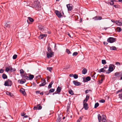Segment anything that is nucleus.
<instances>
[{
    "label": "nucleus",
    "instance_id": "obj_1",
    "mask_svg": "<svg viewBox=\"0 0 122 122\" xmlns=\"http://www.w3.org/2000/svg\"><path fill=\"white\" fill-rule=\"evenodd\" d=\"M33 7L35 8L38 10H40L41 9V6L39 2L38 1H34L32 4Z\"/></svg>",
    "mask_w": 122,
    "mask_h": 122
},
{
    "label": "nucleus",
    "instance_id": "obj_2",
    "mask_svg": "<svg viewBox=\"0 0 122 122\" xmlns=\"http://www.w3.org/2000/svg\"><path fill=\"white\" fill-rule=\"evenodd\" d=\"M38 28L39 30L43 32L44 33H47L48 31L46 30V28L43 26L42 25H40L38 26Z\"/></svg>",
    "mask_w": 122,
    "mask_h": 122
},
{
    "label": "nucleus",
    "instance_id": "obj_3",
    "mask_svg": "<svg viewBox=\"0 0 122 122\" xmlns=\"http://www.w3.org/2000/svg\"><path fill=\"white\" fill-rule=\"evenodd\" d=\"M12 84V82L11 80L8 79L5 82L4 85L5 86H10Z\"/></svg>",
    "mask_w": 122,
    "mask_h": 122
},
{
    "label": "nucleus",
    "instance_id": "obj_4",
    "mask_svg": "<svg viewBox=\"0 0 122 122\" xmlns=\"http://www.w3.org/2000/svg\"><path fill=\"white\" fill-rule=\"evenodd\" d=\"M116 40L117 39L115 38L110 37L107 39V41L108 42L112 43L115 42Z\"/></svg>",
    "mask_w": 122,
    "mask_h": 122
},
{
    "label": "nucleus",
    "instance_id": "obj_5",
    "mask_svg": "<svg viewBox=\"0 0 122 122\" xmlns=\"http://www.w3.org/2000/svg\"><path fill=\"white\" fill-rule=\"evenodd\" d=\"M92 19L95 20H100L102 19V17L99 15H97L92 18Z\"/></svg>",
    "mask_w": 122,
    "mask_h": 122
},
{
    "label": "nucleus",
    "instance_id": "obj_6",
    "mask_svg": "<svg viewBox=\"0 0 122 122\" xmlns=\"http://www.w3.org/2000/svg\"><path fill=\"white\" fill-rule=\"evenodd\" d=\"M55 13L57 16L59 18H61L62 16L61 13L57 10H55Z\"/></svg>",
    "mask_w": 122,
    "mask_h": 122
},
{
    "label": "nucleus",
    "instance_id": "obj_7",
    "mask_svg": "<svg viewBox=\"0 0 122 122\" xmlns=\"http://www.w3.org/2000/svg\"><path fill=\"white\" fill-rule=\"evenodd\" d=\"M114 70L113 67L111 66H110L108 68V71L106 72V74H109L112 71Z\"/></svg>",
    "mask_w": 122,
    "mask_h": 122
},
{
    "label": "nucleus",
    "instance_id": "obj_8",
    "mask_svg": "<svg viewBox=\"0 0 122 122\" xmlns=\"http://www.w3.org/2000/svg\"><path fill=\"white\" fill-rule=\"evenodd\" d=\"M66 6L68 11H71L72 10L73 6L71 4H69L67 5Z\"/></svg>",
    "mask_w": 122,
    "mask_h": 122
},
{
    "label": "nucleus",
    "instance_id": "obj_9",
    "mask_svg": "<svg viewBox=\"0 0 122 122\" xmlns=\"http://www.w3.org/2000/svg\"><path fill=\"white\" fill-rule=\"evenodd\" d=\"M54 53L53 52H50L47 53V56L48 58H50V57H51Z\"/></svg>",
    "mask_w": 122,
    "mask_h": 122
},
{
    "label": "nucleus",
    "instance_id": "obj_10",
    "mask_svg": "<svg viewBox=\"0 0 122 122\" xmlns=\"http://www.w3.org/2000/svg\"><path fill=\"white\" fill-rule=\"evenodd\" d=\"M83 81L84 82H87L88 81H90L91 80V77L89 76L87 77L85 79H84V78L83 77Z\"/></svg>",
    "mask_w": 122,
    "mask_h": 122
},
{
    "label": "nucleus",
    "instance_id": "obj_11",
    "mask_svg": "<svg viewBox=\"0 0 122 122\" xmlns=\"http://www.w3.org/2000/svg\"><path fill=\"white\" fill-rule=\"evenodd\" d=\"M47 36V35L46 34L40 35L39 36V38L40 39H42L43 38H44V37H46Z\"/></svg>",
    "mask_w": 122,
    "mask_h": 122
},
{
    "label": "nucleus",
    "instance_id": "obj_12",
    "mask_svg": "<svg viewBox=\"0 0 122 122\" xmlns=\"http://www.w3.org/2000/svg\"><path fill=\"white\" fill-rule=\"evenodd\" d=\"M83 108L85 110H87L88 108V104L86 103H83Z\"/></svg>",
    "mask_w": 122,
    "mask_h": 122
},
{
    "label": "nucleus",
    "instance_id": "obj_13",
    "mask_svg": "<svg viewBox=\"0 0 122 122\" xmlns=\"http://www.w3.org/2000/svg\"><path fill=\"white\" fill-rule=\"evenodd\" d=\"M121 75V71L119 72H117L115 73L114 75L115 76H117V77H118L119 76H120Z\"/></svg>",
    "mask_w": 122,
    "mask_h": 122
},
{
    "label": "nucleus",
    "instance_id": "obj_14",
    "mask_svg": "<svg viewBox=\"0 0 122 122\" xmlns=\"http://www.w3.org/2000/svg\"><path fill=\"white\" fill-rule=\"evenodd\" d=\"M29 76V80H32L34 77V76L33 75H31V74H28Z\"/></svg>",
    "mask_w": 122,
    "mask_h": 122
},
{
    "label": "nucleus",
    "instance_id": "obj_15",
    "mask_svg": "<svg viewBox=\"0 0 122 122\" xmlns=\"http://www.w3.org/2000/svg\"><path fill=\"white\" fill-rule=\"evenodd\" d=\"M6 94L10 97H12L14 96L13 94L11 92H6Z\"/></svg>",
    "mask_w": 122,
    "mask_h": 122
},
{
    "label": "nucleus",
    "instance_id": "obj_16",
    "mask_svg": "<svg viewBox=\"0 0 122 122\" xmlns=\"http://www.w3.org/2000/svg\"><path fill=\"white\" fill-rule=\"evenodd\" d=\"M6 94L10 97H12L14 96L13 94L11 92H6Z\"/></svg>",
    "mask_w": 122,
    "mask_h": 122
},
{
    "label": "nucleus",
    "instance_id": "obj_17",
    "mask_svg": "<svg viewBox=\"0 0 122 122\" xmlns=\"http://www.w3.org/2000/svg\"><path fill=\"white\" fill-rule=\"evenodd\" d=\"M105 72H107V71H108V66L107 65L105 66L103 68Z\"/></svg>",
    "mask_w": 122,
    "mask_h": 122
},
{
    "label": "nucleus",
    "instance_id": "obj_18",
    "mask_svg": "<svg viewBox=\"0 0 122 122\" xmlns=\"http://www.w3.org/2000/svg\"><path fill=\"white\" fill-rule=\"evenodd\" d=\"M2 77L4 79H5L7 78V75L5 73H3L2 74Z\"/></svg>",
    "mask_w": 122,
    "mask_h": 122
},
{
    "label": "nucleus",
    "instance_id": "obj_19",
    "mask_svg": "<svg viewBox=\"0 0 122 122\" xmlns=\"http://www.w3.org/2000/svg\"><path fill=\"white\" fill-rule=\"evenodd\" d=\"M87 71V69L85 68H84L82 70V73L84 74H85L86 73Z\"/></svg>",
    "mask_w": 122,
    "mask_h": 122
},
{
    "label": "nucleus",
    "instance_id": "obj_20",
    "mask_svg": "<svg viewBox=\"0 0 122 122\" xmlns=\"http://www.w3.org/2000/svg\"><path fill=\"white\" fill-rule=\"evenodd\" d=\"M43 80V82L42 83H41V84L39 86H44L46 84L45 80V79H43V80Z\"/></svg>",
    "mask_w": 122,
    "mask_h": 122
},
{
    "label": "nucleus",
    "instance_id": "obj_21",
    "mask_svg": "<svg viewBox=\"0 0 122 122\" xmlns=\"http://www.w3.org/2000/svg\"><path fill=\"white\" fill-rule=\"evenodd\" d=\"M24 80H19L18 81V82H19L20 81V83L21 84H23L26 81L25 79Z\"/></svg>",
    "mask_w": 122,
    "mask_h": 122
},
{
    "label": "nucleus",
    "instance_id": "obj_22",
    "mask_svg": "<svg viewBox=\"0 0 122 122\" xmlns=\"http://www.w3.org/2000/svg\"><path fill=\"white\" fill-rule=\"evenodd\" d=\"M110 47V49L111 50H117V48L115 46H112V47Z\"/></svg>",
    "mask_w": 122,
    "mask_h": 122
},
{
    "label": "nucleus",
    "instance_id": "obj_23",
    "mask_svg": "<svg viewBox=\"0 0 122 122\" xmlns=\"http://www.w3.org/2000/svg\"><path fill=\"white\" fill-rule=\"evenodd\" d=\"M117 25H122V23L118 21L117 20H116V23Z\"/></svg>",
    "mask_w": 122,
    "mask_h": 122
},
{
    "label": "nucleus",
    "instance_id": "obj_24",
    "mask_svg": "<svg viewBox=\"0 0 122 122\" xmlns=\"http://www.w3.org/2000/svg\"><path fill=\"white\" fill-rule=\"evenodd\" d=\"M116 30L117 31L120 32L121 31L122 29L121 28L118 27L116 28Z\"/></svg>",
    "mask_w": 122,
    "mask_h": 122
},
{
    "label": "nucleus",
    "instance_id": "obj_25",
    "mask_svg": "<svg viewBox=\"0 0 122 122\" xmlns=\"http://www.w3.org/2000/svg\"><path fill=\"white\" fill-rule=\"evenodd\" d=\"M98 119L99 122H100L101 120V117L100 114H98Z\"/></svg>",
    "mask_w": 122,
    "mask_h": 122
},
{
    "label": "nucleus",
    "instance_id": "obj_26",
    "mask_svg": "<svg viewBox=\"0 0 122 122\" xmlns=\"http://www.w3.org/2000/svg\"><path fill=\"white\" fill-rule=\"evenodd\" d=\"M5 27H6L9 28L10 27V26L9 24L6 23L5 24Z\"/></svg>",
    "mask_w": 122,
    "mask_h": 122
},
{
    "label": "nucleus",
    "instance_id": "obj_27",
    "mask_svg": "<svg viewBox=\"0 0 122 122\" xmlns=\"http://www.w3.org/2000/svg\"><path fill=\"white\" fill-rule=\"evenodd\" d=\"M47 50L49 52H52V51L51 48L49 46H48V47Z\"/></svg>",
    "mask_w": 122,
    "mask_h": 122
},
{
    "label": "nucleus",
    "instance_id": "obj_28",
    "mask_svg": "<svg viewBox=\"0 0 122 122\" xmlns=\"http://www.w3.org/2000/svg\"><path fill=\"white\" fill-rule=\"evenodd\" d=\"M61 88L59 86H58L57 88L56 91V92H61Z\"/></svg>",
    "mask_w": 122,
    "mask_h": 122
},
{
    "label": "nucleus",
    "instance_id": "obj_29",
    "mask_svg": "<svg viewBox=\"0 0 122 122\" xmlns=\"http://www.w3.org/2000/svg\"><path fill=\"white\" fill-rule=\"evenodd\" d=\"M61 120V118L60 117L58 116L56 120V121L57 122H60Z\"/></svg>",
    "mask_w": 122,
    "mask_h": 122
},
{
    "label": "nucleus",
    "instance_id": "obj_30",
    "mask_svg": "<svg viewBox=\"0 0 122 122\" xmlns=\"http://www.w3.org/2000/svg\"><path fill=\"white\" fill-rule=\"evenodd\" d=\"M28 18L29 19V20L31 22H32L34 21V20L33 19L30 17H28Z\"/></svg>",
    "mask_w": 122,
    "mask_h": 122
},
{
    "label": "nucleus",
    "instance_id": "obj_31",
    "mask_svg": "<svg viewBox=\"0 0 122 122\" xmlns=\"http://www.w3.org/2000/svg\"><path fill=\"white\" fill-rule=\"evenodd\" d=\"M102 63L103 64L105 65L106 63V61L104 60H102Z\"/></svg>",
    "mask_w": 122,
    "mask_h": 122
},
{
    "label": "nucleus",
    "instance_id": "obj_32",
    "mask_svg": "<svg viewBox=\"0 0 122 122\" xmlns=\"http://www.w3.org/2000/svg\"><path fill=\"white\" fill-rule=\"evenodd\" d=\"M99 72H105V71H104V70L103 68L101 69L99 71Z\"/></svg>",
    "mask_w": 122,
    "mask_h": 122
},
{
    "label": "nucleus",
    "instance_id": "obj_33",
    "mask_svg": "<svg viewBox=\"0 0 122 122\" xmlns=\"http://www.w3.org/2000/svg\"><path fill=\"white\" fill-rule=\"evenodd\" d=\"M99 104L97 102L95 103V106H94V108H97L99 106Z\"/></svg>",
    "mask_w": 122,
    "mask_h": 122
},
{
    "label": "nucleus",
    "instance_id": "obj_34",
    "mask_svg": "<svg viewBox=\"0 0 122 122\" xmlns=\"http://www.w3.org/2000/svg\"><path fill=\"white\" fill-rule=\"evenodd\" d=\"M81 85V83L80 82H78L77 81H76V85H75L76 86H80Z\"/></svg>",
    "mask_w": 122,
    "mask_h": 122
},
{
    "label": "nucleus",
    "instance_id": "obj_35",
    "mask_svg": "<svg viewBox=\"0 0 122 122\" xmlns=\"http://www.w3.org/2000/svg\"><path fill=\"white\" fill-rule=\"evenodd\" d=\"M37 107L38 109V110L41 109L42 108V107L40 104L38 105Z\"/></svg>",
    "mask_w": 122,
    "mask_h": 122
},
{
    "label": "nucleus",
    "instance_id": "obj_36",
    "mask_svg": "<svg viewBox=\"0 0 122 122\" xmlns=\"http://www.w3.org/2000/svg\"><path fill=\"white\" fill-rule=\"evenodd\" d=\"M73 77L74 78L76 79L78 78V76L77 74H75L74 75H73Z\"/></svg>",
    "mask_w": 122,
    "mask_h": 122
},
{
    "label": "nucleus",
    "instance_id": "obj_37",
    "mask_svg": "<svg viewBox=\"0 0 122 122\" xmlns=\"http://www.w3.org/2000/svg\"><path fill=\"white\" fill-rule=\"evenodd\" d=\"M66 52L69 54L71 53V52L70 50L67 49H66Z\"/></svg>",
    "mask_w": 122,
    "mask_h": 122
},
{
    "label": "nucleus",
    "instance_id": "obj_38",
    "mask_svg": "<svg viewBox=\"0 0 122 122\" xmlns=\"http://www.w3.org/2000/svg\"><path fill=\"white\" fill-rule=\"evenodd\" d=\"M10 70L11 72H12L13 71H16V69L15 68L13 69L11 67H10Z\"/></svg>",
    "mask_w": 122,
    "mask_h": 122
},
{
    "label": "nucleus",
    "instance_id": "obj_39",
    "mask_svg": "<svg viewBox=\"0 0 122 122\" xmlns=\"http://www.w3.org/2000/svg\"><path fill=\"white\" fill-rule=\"evenodd\" d=\"M78 54V52H74L73 53L72 55L73 56H76Z\"/></svg>",
    "mask_w": 122,
    "mask_h": 122
},
{
    "label": "nucleus",
    "instance_id": "obj_40",
    "mask_svg": "<svg viewBox=\"0 0 122 122\" xmlns=\"http://www.w3.org/2000/svg\"><path fill=\"white\" fill-rule=\"evenodd\" d=\"M111 2L110 3V4L111 5H112L114 4V1L113 0H110Z\"/></svg>",
    "mask_w": 122,
    "mask_h": 122
},
{
    "label": "nucleus",
    "instance_id": "obj_41",
    "mask_svg": "<svg viewBox=\"0 0 122 122\" xmlns=\"http://www.w3.org/2000/svg\"><path fill=\"white\" fill-rule=\"evenodd\" d=\"M25 90L23 88H21L19 91V92H25Z\"/></svg>",
    "mask_w": 122,
    "mask_h": 122
},
{
    "label": "nucleus",
    "instance_id": "obj_42",
    "mask_svg": "<svg viewBox=\"0 0 122 122\" xmlns=\"http://www.w3.org/2000/svg\"><path fill=\"white\" fill-rule=\"evenodd\" d=\"M121 93H120L119 94V97L121 99H122V92H121Z\"/></svg>",
    "mask_w": 122,
    "mask_h": 122
},
{
    "label": "nucleus",
    "instance_id": "obj_43",
    "mask_svg": "<svg viewBox=\"0 0 122 122\" xmlns=\"http://www.w3.org/2000/svg\"><path fill=\"white\" fill-rule=\"evenodd\" d=\"M17 57V55L16 54H15L14 55L13 57V58L14 59H16Z\"/></svg>",
    "mask_w": 122,
    "mask_h": 122
},
{
    "label": "nucleus",
    "instance_id": "obj_44",
    "mask_svg": "<svg viewBox=\"0 0 122 122\" xmlns=\"http://www.w3.org/2000/svg\"><path fill=\"white\" fill-rule=\"evenodd\" d=\"M36 93L37 94H40L41 95H42L43 94V92H36Z\"/></svg>",
    "mask_w": 122,
    "mask_h": 122
},
{
    "label": "nucleus",
    "instance_id": "obj_45",
    "mask_svg": "<svg viewBox=\"0 0 122 122\" xmlns=\"http://www.w3.org/2000/svg\"><path fill=\"white\" fill-rule=\"evenodd\" d=\"M76 20H77L78 19V17L77 15H74L73 16Z\"/></svg>",
    "mask_w": 122,
    "mask_h": 122
},
{
    "label": "nucleus",
    "instance_id": "obj_46",
    "mask_svg": "<svg viewBox=\"0 0 122 122\" xmlns=\"http://www.w3.org/2000/svg\"><path fill=\"white\" fill-rule=\"evenodd\" d=\"M5 70L7 72H8L10 70V68H9L8 67H6Z\"/></svg>",
    "mask_w": 122,
    "mask_h": 122
},
{
    "label": "nucleus",
    "instance_id": "obj_47",
    "mask_svg": "<svg viewBox=\"0 0 122 122\" xmlns=\"http://www.w3.org/2000/svg\"><path fill=\"white\" fill-rule=\"evenodd\" d=\"M82 118L81 117H80L79 119L77 121V122H80L81 121V120Z\"/></svg>",
    "mask_w": 122,
    "mask_h": 122
},
{
    "label": "nucleus",
    "instance_id": "obj_48",
    "mask_svg": "<svg viewBox=\"0 0 122 122\" xmlns=\"http://www.w3.org/2000/svg\"><path fill=\"white\" fill-rule=\"evenodd\" d=\"M20 74L23 73L24 72V71L22 69L20 70Z\"/></svg>",
    "mask_w": 122,
    "mask_h": 122
},
{
    "label": "nucleus",
    "instance_id": "obj_49",
    "mask_svg": "<svg viewBox=\"0 0 122 122\" xmlns=\"http://www.w3.org/2000/svg\"><path fill=\"white\" fill-rule=\"evenodd\" d=\"M24 78H25L27 80H29V77L27 76V75H25V76L24 77Z\"/></svg>",
    "mask_w": 122,
    "mask_h": 122
},
{
    "label": "nucleus",
    "instance_id": "obj_50",
    "mask_svg": "<svg viewBox=\"0 0 122 122\" xmlns=\"http://www.w3.org/2000/svg\"><path fill=\"white\" fill-rule=\"evenodd\" d=\"M4 70L1 69L0 70V73H3L4 72Z\"/></svg>",
    "mask_w": 122,
    "mask_h": 122
},
{
    "label": "nucleus",
    "instance_id": "obj_51",
    "mask_svg": "<svg viewBox=\"0 0 122 122\" xmlns=\"http://www.w3.org/2000/svg\"><path fill=\"white\" fill-rule=\"evenodd\" d=\"M88 100L86 98L84 99L83 101V103H86V102Z\"/></svg>",
    "mask_w": 122,
    "mask_h": 122
},
{
    "label": "nucleus",
    "instance_id": "obj_52",
    "mask_svg": "<svg viewBox=\"0 0 122 122\" xmlns=\"http://www.w3.org/2000/svg\"><path fill=\"white\" fill-rule=\"evenodd\" d=\"M55 89H50L49 91V92H53L55 91Z\"/></svg>",
    "mask_w": 122,
    "mask_h": 122
},
{
    "label": "nucleus",
    "instance_id": "obj_53",
    "mask_svg": "<svg viewBox=\"0 0 122 122\" xmlns=\"http://www.w3.org/2000/svg\"><path fill=\"white\" fill-rule=\"evenodd\" d=\"M103 81V79H102L101 80H100L99 81V82L101 84L102 82Z\"/></svg>",
    "mask_w": 122,
    "mask_h": 122
},
{
    "label": "nucleus",
    "instance_id": "obj_54",
    "mask_svg": "<svg viewBox=\"0 0 122 122\" xmlns=\"http://www.w3.org/2000/svg\"><path fill=\"white\" fill-rule=\"evenodd\" d=\"M47 69L48 70L50 71H51L52 70V68L48 67L47 68Z\"/></svg>",
    "mask_w": 122,
    "mask_h": 122
},
{
    "label": "nucleus",
    "instance_id": "obj_55",
    "mask_svg": "<svg viewBox=\"0 0 122 122\" xmlns=\"http://www.w3.org/2000/svg\"><path fill=\"white\" fill-rule=\"evenodd\" d=\"M21 93L24 96H26V92H21Z\"/></svg>",
    "mask_w": 122,
    "mask_h": 122
},
{
    "label": "nucleus",
    "instance_id": "obj_56",
    "mask_svg": "<svg viewBox=\"0 0 122 122\" xmlns=\"http://www.w3.org/2000/svg\"><path fill=\"white\" fill-rule=\"evenodd\" d=\"M52 85L51 84H49L48 86V88L50 89L52 87Z\"/></svg>",
    "mask_w": 122,
    "mask_h": 122
},
{
    "label": "nucleus",
    "instance_id": "obj_57",
    "mask_svg": "<svg viewBox=\"0 0 122 122\" xmlns=\"http://www.w3.org/2000/svg\"><path fill=\"white\" fill-rule=\"evenodd\" d=\"M115 64L116 65H120V63L119 62H116V63Z\"/></svg>",
    "mask_w": 122,
    "mask_h": 122
},
{
    "label": "nucleus",
    "instance_id": "obj_58",
    "mask_svg": "<svg viewBox=\"0 0 122 122\" xmlns=\"http://www.w3.org/2000/svg\"><path fill=\"white\" fill-rule=\"evenodd\" d=\"M102 121L103 122H105L106 120L105 118L104 117H103L102 118Z\"/></svg>",
    "mask_w": 122,
    "mask_h": 122
},
{
    "label": "nucleus",
    "instance_id": "obj_59",
    "mask_svg": "<svg viewBox=\"0 0 122 122\" xmlns=\"http://www.w3.org/2000/svg\"><path fill=\"white\" fill-rule=\"evenodd\" d=\"M89 95H87L86 96V98L88 100L89 98Z\"/></svg>",
    "mask_w": 122,
    "mask_h": 122
},
{
    "label": "nucleus",
    "instance_id": "obj_60",
    "mask_svg": "<svg viewBox=\"0 0 122 122\" xmlns=\"http://www.w3.org/2000/svg\"><path fill=\"white\" fill-rule=\"evenodd\" d=\"M120 76H121V77L120 80H122V71H121Z\"/></svg>",
    "mask_w": 122,
    "mask_h": 122
},
{
    "label": "nucleus",
    "instance_id": "obj_61",
    "mask_svg": "<svg viewBox=\"0 0 122 122\" xmlns=\"http://www.w3.org/2000/svg\"><path fill=\"white\" fill-rule=\"evenodd\" d=\"M27 75V74H22L21 75V76L22 77L24 78V77H25V75Z\"/></svg>",
    "mask_w": 122,
    "mask_h": 122
},
{
    "label": "nucleus",
    "instance_id": "obj_62",
    "mask_svg": "<svg viewBox=\"0 0 122 122\" xmlns=\"http://www.w3.org/2000/svg\"><path fill=\"white\" fill-rule=\"evenodd\" d=\"M36 78H38V79L40 78H41V76L40 75H39L38 76H36Z\"/></svg>",
    "mask_w": 122,
    "mask_h": 122
},
{
    "label": "nucleus",
    "instance_id": "obj_63",
    "mask_svg": "<svg viewBox=\"0 0 122 122\" xmlns=\"http://www.w3.org/2000/svg\"><path fill=\"white\" fill-rule=\"evenodd\" d=\"M103 44L105 45H107L108 44V43L105 41H104L103 42Z\"/></svg>",
    "mask_w": 122,
    "mask_h": 122
},
{
    "label": "nucleus",
    "instance_id": "obj_64",
    "mask_svg": "<svg viewBox=\"0 0 122 122\" xmlns=\"http://www.w3.org/2000/svg\"><path fill=\"white\" fill-rule=\"evenodd\" d=\"M76 81H73V83L75 85H76Z\"/></svg>",
    "mask_w": 122,
    "mask_h": 122
}]
</instances>
